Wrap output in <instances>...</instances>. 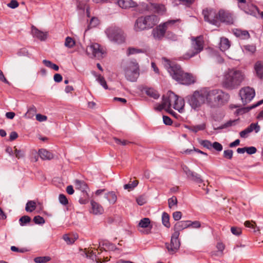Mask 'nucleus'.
Masks as SVG:
<instances>
[{
  "instance_id": "nucleus-25",
  "label": "nucleus",
  "mask_w": 263,
  "mask_h": 263,
  "mask_svg": "<svg viewBox=\"0 0 263 263\" xmlns=\"http://www.w3.org/2000/svg\"><path fill=\"white\" fill-rule=\"evenodd\" d=\"M219 46L220 49L222 51H224L230 48V42L228 39L226 37H221L220 39Z\"/></svg>"
},
{
  "instance_id": "nucleus-26",
  "label": "nucleus",
  "mask_w": 263,
  "mask_h": 263,
  "mask_svg": "<svg viewBox=\"0 0 263 263\" xmlns=\"http://www.w3.org/2000/svg\"><path fill=\"white\" fill-rule=\"evenodd\" d=\"M189 228L188 220L186 221H180L177 222L174 226L175 232H179L184 229Z\"/></svg>"
},
{
  "instance_id": "nucleus-32",
  "label": "nucleus",
  "mask_w": 263,
  "mask_h": 263,
  "mask_svg": "<svg viewBox=\"0 0 263 263\" xmlns=\"http://www.w3.org/2000/svg\"><path fill=\"white\" fill-rule=\"evenodd\" d=\"M43 63L47 67H49V68H50L51 69H53L55 71H58L59 70V66L57 65L52 63L50 61L46 60H44L43 61Z\"/></svg>"
},
{
  "instance_id": "nucleus-5",
  "label": "nucleus",
  "mask_w": 263,
  "mask_h": 263,
  "mask_svg": "<svg viewBox=\"0 0 263 263\" xmlns=\"http://www.w3.org/2000/svg\"><path fill=\"white\" fill-rule=\"evenodd\" d=\"M181 22L180 19L168 20L162 22L152 31L151 35L156 41H161L165 36L167 30L178 26Z\"/></svg>"
},
{
  "instance_id": "nucleus-39",
  "label": "nucleus",
  "mask_w": 263,
  "mask_h": 263,
  "mask_svg": "<svg viewBox=\"0 0 263 263\" xmlns=\"http://www.w3.org/2000/svg\"><path fill=\"white\" fill-rule=\"evenodd\" d=\"M138 184V180H134L131 183H129L128 184H125L124 185V189H128V190H133L134 188H135Z\"/></svg>"
},
{
  "instance_id": "nucleus-34",
  "label": "nucleus",
  "mask_w": 263,
  "mask_h": 263,
  "mask_svg": "<svg viewBox=\"0 0 263 263\" xmlns=\"http://www.w3.org/2000/svg\"><path fill=\"white\" fill-rule=\"evenodd\" d=\"M146 93L148 96L153 98L154 99H158L159 97V95L157 91L152 88H148L146 90Z\"/></svg>"
},
{
  "instance_id": "nucleus-11",
  "label": "nucleus",
  "mask_w": 263,
  "mask_h": 263,
  "mask_svg": "<svg viewBox=\"0 0 263 263\" xmlns=\"http://www.w3.org/2000/svg\"><path fill=\"white\" fill-rule=\"evenodd\" d=\"M86 50L88 55L99 59L102 58L105 53V50L97 43L91 44L88 46Z\"/></svg>"
},
{
  "instance_id": "nucleus-13",
  "label": "nucleus",
  "mask_w": 263,
  "mask_h": 263,
  "mask_svg": "<svg viewBox=\"0 0 263 263\" xmlns=\"http://www.w3.org/2000/svg\"><path fill=\"white\" fill-rule=\"evenodd\" d=\"M179 234V232H174L171 237L170 244L168 243H165L166 248L170 254L175 253L180 248V242L178 239Z\"/></svg>"
},
{
  "instance_id": "nucleus-35",
  "label": "nucleus",
  "mask_w": 263,
  "mask_h": 263,
  "mask_svg": "<svg viewBox=\"0 0 263 263\" xmlns=\"http://www.w3.org/2000/svg\"><path fill=\"white\" fill-rule=\"evenodd\" d=\"M154 8L156 12L163 14L166 10L164 5L161 4H154Z\"/></svg>"
},
{
  "instance_id": "nucleus-33",
  "label": "nucleus",
  "mask_w": 263,
  "mask_h": 263,
  "mask_svg": "<svg viewBox=\"0 0 263 263\" xmlns=\"http://www.w3.org/2000/svg\"><path fill=\"white\" fill-rule=\"evenodd\" d=\"M36 208V203L34 201H28L26 205L25 210L27 212H31Z\"/></svg>"
},
{
  "instance_id": "nucleus-57",
  "label": "nucleus",
  "mask_w": 263,
  "mask_h": 263,
  "mask_svg": "<svg viewBox=\"0 0 263 263\" xmlns=\"http://www.w3.org/2000/svg\"><path fill=\"white\" fill-rule=\"evenodd\" d=\"M140 51H141L140 50L136 49V48H129L127 49V54L128 55H130V54L139 53Z\"/></svg>"
},
{
  "instance_id": "nucleus-1",
  "label": "nucleus",
  "mask_w": 263,
  "mask_h": 263,
  "mask_svg": "<svg viewBox=\"0 0 263 263\" xmlns=\"http://www.w3.org/2000/svg\"><path fill=\"white\" fill-rule=\"evenodd\" d=\"M162 63L172 78L179 83L190 85L195 82V78L191 73L184 72L180 65L166 58H162Z\"/></svg>"
},
{
  "instance_id": "nucleus-49",
  "label": "nucleus",
  "mask_w": 263,
  "mask_h": 263,
  "mask_svg": "<svg viewBox=\"0 0 263 263\" xmlns=\"http://www.w3.org/2000/svg\"><path fill=\"white\" fill-rule=\"evenodd\" d=\"M246 50L251 53H253L256 51V47L253 45H248L244 46Z\"/></svg>"
},
{
  "instance_id": "nucleus-20",
  "label": "nucleus",
  "mask_w": 263,
  "mask_h": 263,
  "mask_svg": "<svg viewBox=\"0 0 263 263\" xmlns=\"http://www.w3.org/2000/svg\"><path fill=\"white\" fill-rule=\"evenodd\" d=\"M90 204L91 206L90 212L91 213L95 215H100L103 214L104 209L100 204L93 200L91 201Z\"/></svg>"
},
{
  "instance_id": "nucleus-6",
  "label": "nucleus",
  "mask_w": 263,
  "mask_h": 263,
  "mask_svg": "<svg viewBox=\"0 0 263 263\" xmlns=\"http://www.w3.org/2000/svg\"><path fill=\"white\" fill-rule=\"evenodd\" d=\"M159 22V17L156 15H148L139 17L136 21L134 29L141 31L153 28Z\"/></svg>"
},
{
  "instance_id": "nucleus-2",
  "label": "nucleus",
  "mask_w": 263,
  "mask_h": 263,
  "mask_svg": "<svg viewBox=\"0 0 263 263\" xmlns=\"http://www.w3.org/2000/svg\"><path fill=\"white\" fill-rule=\"evenodd\" d=\"M246 79L244 71L236 68H228L222 75V86L229 90L238 88Z\"/></svg>"
},
{
  "instance_id": "nucleus-51",
  "label": "nucleus",
  "mask_w": 263,
  "mask_h": 263,
  "mask_svg": "<svg viewBox=\"0 0 263 263\" xmlns=\"http://www.w3.org/2000/svg\"><path fill=\"white\" fill-rule=\"evenodd\" d=\"M137 203L140 205H142L146 202V199L143 196L138 197L136 199Z\"/></svg>"
},
{
  "instance_id": "nucleus-47",
  "label": "nucleus",
  "mask_w": 263,
  "mask_h": 263,
  "mask_svg": "<svg viewBox=\"0 0 263 263\" xmlns=\"http://www.w3.org/2000/svg\"><path fill=\"white\" fill-rule=\"evenodd\" d=\"M77 238H70L69 235L65 234L63 236L64 240L66 242V243L68 245L72 244L75 241V240Z\"/></svg>"
},
{
  "instance_id": "nucleus-50",
  "label": "nucleus",
  "mask_w": 263,
  "mask_h": 263,
  "mask_svg": "<svg viewBox=\"0 0 263 263\" xmlns=\"http://www.w3.org/2000/svg\"><path fill=\"white\" fill-rule=\"evenodd\" d=\"M34 222L36 224H43L45 223L44 219L40 216H36L33 218Z\"/></svg>"
},
{
  "instance_id": "nucleus-44",
  "label": "nucleus",
  "mask_w": 263,
  "mask_h": 263,
  "mask_svg": "<svg viewBox=\"0 0 263 263\" xmlns=\"http://www.w3.org/2000/svg\"><path fill=\"white\" fill-rule=\"evenodd\" d=\"M31 220V218L28 216H24L22 217L20 220V223L21 226H24V224L29 222Z\"/></svg>"
},
{
  "instance_id": "nucleus-24",
  "label": "nucleus",
  "mask_w": 263,
  "mask_h": 263,
  "mask_svg": "<svg viewBox=\"0 0 263 263\" xmlns=\"http://www.w3.org/2000/svg\"><path fill=\"white\" fill-rule=\"evenodd\" d=\"M39 154L43 160H51L53 158V154L45 149H40L39 151Z\"/></svg>"
},
{
  "instance_id": "nucleus-41",
  "label": "nucleus",
  "mask_w": 263,
  "mask_h": 263,
  "mask_svg": "<svg viewBox=\"0 0 263 263\" xmlns=\"http://www.w3.org/2000/svg\"><path fill=\"white\" fill-rule=\"evenodd\" d=\"M188 225L189 228L192 227L195 229H198L200 228L201 227V223L199 221H192L190 220H188Z\"/></svg>"
},
{
  "instance_id": "nucleus-48",
  "label": "nucleus",
  "mask_w": 263,
  "mask_h": 263,
  "mask_svg": "<svg viewBox=\"0 0 263 263\" xmlns=\"http://www.w3.org/2000/svg\"><path fill=\"white\" fill-rule=\"evenodd\" d=\"M59 200L60 202L63 205H66L68 203V199L64 194H60L59 195Z\"/></svg>"
},
{
  "instance_id": "nucleus-10",
  "label": "nucleus",
  "mask_w": 263,
  "mask_h": 263,
  "mask_svg": "<svg viewBox=\"0 0 263 263\" xmlns=\"http://www.w3.org/2000/svg\"><path fill=\"white\" fill-rule=\"evenodd\" d=\"M106 34L111 42L117 44H122L125 42L126 35L124 31L117 27H111L106 29Z\"/></svg>"
},
{
  "instance_id": "nucleus-37",
  "label": "nucleus",
  "mask_w": 263,
  "mask_h": 263,
  "mask_svg": "<svg viewBox=\"0 0 263 263\" xmlns=\"http://www.w3.org/2000/svg\"><path fill=\"white\" fill-rule=\"evenodd\" d=\"M75 45V41L70 37H67L65 40V46L68 48H72Z\"/></svg>"
},
{
  "instance_id": "nucleus-64",
  "label": "nucleus",
  "mask_w": 263,
  "mask_h": 263,
  "mask_svg": "<svg viewBox=\"0 0 263 263\" xmlns=\"http://www.w3.org/2000/svg\"><path fill=\"white\" fill-rule=\"evenodd\" d=\"M163 120L164 123L166 125H171L172 123V121L170 118L167 116H163Z\"/></svg>"
},
{
  "instance_id": "nucleus-7",
  "label": "nucleus",
  "mask_w": 263,
  "mask_h": 263,
  "mask_svg": "<svg viewBox=\"0 0 263 263\" xmlns=\"http://www.w3.org/2000/svg\"><path fill=\"white\" fill-rule=\"evenodd\" d=\"M192 44L189 49L183 55V59L188 60L200 53L203 49L204 41L201 36L191 39Z\"/></svg>"
},
{
  "instance_id": "nucleus-15",
  "label": "nucleus",
  "mask_w": 263,
  "mask_h": 263,
  "mask_svg": "<svg viewBox=\"0 0 263 263\" xmlns=\"http://www.w3.org/2000/svg\"><path fill=\"white\" fill-rule=\"evenodd\" d=\"M183 169L189 179L196 181L199 184V186H201V184H203V186H205V184L203 183L199 175L191 171L186 166L184 167Z\"/></svg>"
},
{
  "instance_id": "nucleus-8",
  "label": "nucleus",
  "mask_w": 263,
  "mask_h": 263,
  "mask_svg": "<svg viewBox=\"0 0 263 263\" xmlns=\"http://www.w3.org/2000/svg\"><path fill=\"white\" fill-rule=\"evenodd\" d=\"M123 69L125 77L128 81L135 82L137 80L139 76V67L136 61L127 62L124 66Z\"/></svg>"
},
{
  "instance_id": "nucleus-43",
  "label": "nucleus",
  "mask_w": 263,
  "mask_h": 263,
  "mask_svg": "<svg viewBox=\"0 0 263 263\" xmlns=\"http://www.w3.org/2000/svg\"><path fill=\"white\" fill-rule=\"evenodd\" d=\"M100 24V21L99 19L97 17H92L90 22L89 27H97Z\"/></svg>"
},
{
  "instance_id": "nucleus-61",
  "label": "nucleus",
  "mask_w": 263,
  "mask_h": 263,
  "mask_svg": "<svg viewBox=\"0 0 263 263\" xmlns=\"http://www.w3.org/2000/svg\"><path fill=\"white\" fill-rule=\"evenodd\" d=\"M246 152L248 154H255L256 152V148L255 147L251 146L249 147H246Z\"/></svg>"
},
{
  "instance_id": "nucleus-58",
  "label": "nucleus",
  "mask_w": 263,
  "mask_h": 263,
  "mask_svg": "<svg viewBox=\"0 0 263 263\" xmlns=\"http://www.w3.org/2000/svg\"><path fill=\"white\" fill-rule=\"evenodd\" d=\"M182 213L180 211H176L173 213V217L175 220H179L181 218Z\"/></svg>"
},
{
  "instance_id": "nucleus-60",
  "label": "nucleus",
  "mask_w": 263,
  "mask_h": 263,
  "mask_svg": "<svg viewBox=\"0 0 263 263\" xmlns=\"http://www.w3.org/2000/svg\"><path fill=\"white\" fill-rule=\"evenodd\" d=\"M18 6V2L15 0H11V2L8 4V6L11 8L14 9Z\"/></svg>"
},
{
  "instance_id": "nucleus-59",
  "label": "nucleus",
  "mask_w": 263,
  "mask_h": 263,
  "mask_svg": "<svg viewBox=\"0 0 263 263\" xmlns=\"http://www.w3.org/2000/svg\"><path fill=\"white\" fill-rule=\"evenodd\" d=\"M36 119L39 122L45 121L47 119V116L45 115H42L41 114H37L36 115Z\"/></svg>"
},
{
  "instance_id": "nucleus-19",
  "label": "nucleus",
  "mask_w": 263,
  "mask_h": 263,
  "mask_svg": "<svg viewBox=\"0 0 263 263\" xmlns=\"http://www.w3.org/2000/svg\"><path fill=\"white\" fill-rule=\"evenodd\" d=\"M31 32L33 37H36L41 41H44L47 38V33L46 32H44L40 31L34 26L32 27Z\"/></svg>"
},
{
  "instance_id": "nucleus-53",
  "label": "nucleus",
  "mask_w": 263,
  "mask_h": 263,
  "mask_svg": "<svg viewBox=\"0 0 263 263\" xmlns=\"http://www.w3.org/2000/svg\"><path fill=\"white\" fill-rule=\"evenodd\" d=\"M200 143L208 149H211L212 148V143L209 140H202L200 142Z\"/></svg>"
},
{
  "instance_id": "nucleus-12",
  "label": "nucleus",
  "mask_w": 263,
  "mask_h": 263,
  "mask_svg": "<svg viewBox=\"0 0 263 263\" xmlns=\"http://www.w3.org/2000/svg\"><path fill=\"white\" fill-rule=\"evenodd\" d=\"M242 103L245 105L249 103L255 96V90L250 87H245L239 90Z\"/></svg>"
},
{
  "instance_id": "nucleus-14",
  "label": "nucleus",
  "mask_w": 263,
  "mask_h": 263,
  "mask_svg": "<svg viewBox=\"0 0 263 263\" xmlns=\"http://www.w3.org/2000/svg\"><path fill=\"white\" fill-rule=\"evenodd\" d=\"M203 14L205 21L216 25L218 21V13H217L215 10L206 9L203 11Z\"/></svg>"
},
{
  "instance_id": "nucleus-36",
  "label": "nucleus",
  "mask_w": 263,
  "mask_h": 263,
  "mask_svg": "<svg viewBox=\"0 0 263 263\" xmlns=\"http://www.w3.org/2000/svg\"><path fill=\"white\" fill-rule=\"evenodd\" d=\"M50 260L49 256L37 257L34 258V260L36 263H45Z\"/></svg>"
},
{
  "instance_id": "nucleus-40",
  "label": "nucleus",
  "mask_w": 263,
  "mask_h": 263,
  "mask_svg": "<svg viewBox=\"0 0 263 263\" xmlns=\"http://www.w3.org/2000/svg\"><path fill=\"white\" fill-rule=\"evenodd\" d=\"M97 80L105 89H107L108 88L106 81L103 77L99 74L97 76Z\"/></svg>"
},
{
  "instance_id": "nucleus-21",
  "label": "nucleus",
  "mask_w": 263,
  "mask_h": 263,
  "mask_svg": "<svg viewBox=\"0 0 263 263\" xmlns=\"http://www.w3.org/2000/svg\"><path fill=\"white\" fill-rule=\"evenodd\" d=\"M117 3L119 7L123 9L135 7L137 6L136 3L133 0H119Z\"/></svg>"
},
{
  "instance_id": "nucleus-42",
  "label": "nucleus",
  "mask_w": 263,
  "mask_h": 263,
  "mask_svg": "<svg viewBox=\"0 0 263 263\" xmlns=\"http://www.w3.org/2000/svg\"><path fill=\"white\" fill-rule=\"evenodd\" d=\"M89 195L87 193L85 192L82 194V197L79 199V202L81 204H86L88 202Z\"/></svg>"
},
{
  "instance_id": "nucleus-62",
  "label": "nucleus",
  "mask_w": 263,
  "mask_h": 263,
  "mask_svg": "<svg viewBox=\"0 0 263 263\" xmlns=\"http://www.w3.org/2000/svg\"><path fill=\"white\" fill-rule=\"evenodd\" d=\"M114 140H115L116 144H117L118 145H125L128 143L126 140H121L117 138H114Z\"/></svg>"
},
{
  "instance_id": "nucleus-4",
  "label": "nucleus",
  "mask_w": 263,
  "mask_h": 263,
  "mask_svg": "<svg viewBox=\"0 0 263 263\" xmlns=\"http://www.w3.org/2000/svg\"><path fill=\"white\" fill-rule=\"evenodd\" d=\"M206 104L211 107L220 106L227 103L229 99L228 93L220 89L204 88Z\"/></svg>"
},
{
  "instance_id": "nucleus-23",
  "label": "nucleus",
  "mask_w": 263,
  "mask_h": 263,
  "mask_svg": "<svg viewBox=\"0 0 263 263\" xmlns=\"http://www.w3.org/2000/svg\"><path fill=\"white\" fill-rule=\"evenodd\" d=\"M74 184L76 189L81 191L82 194L85 192L87 193L88 190L87 185L83 181L76 180L74 181Z\"/></svg>"
},
{
  "instance_id": "nucleus-22",
  "label": "nucleus",
  "mask_w": 263,
  "mask_h": 263,
  "mask_svg": "<svg viewBox=\"0 0 263 263\" xmlns=\"http://www.w3.org/2000/svg\"><path fill=\"white\" fill-rule=\"evenodd\" d=\"M254 70L256 76L260 79H263V62H257L254 65Z\"/></svg>"
},
{
  "instance_id": "nucleus-46",
  "label": "nucleus",
  "mask_w": 263,
  "mask_h": 263,
  "mask_svg": "<svg viewBox=\"0 0 263 263\" xmlns=\"http://www.w3.org/2000/svg\"><path fill=\"white\" fill-rule=\"evenodd\" d=\"M233 152L231 149L225 150L223 152V157L228 159H231L233 157Z\"/></svg>"
},
{
  "instance_id": "nucleus-63",
  "label": "nucleus",
  "mask_w": 263,
  "mask_h": 263,
  "mask_svg": "<svg viewBox=\"0 0 263 263\" xmlns=\"http://www.w3.org/2000/svg\"><path fill=\"white\" fill-rule=\"evenodd\" d=\"M31 155H32V158H31L32 161L33 162H36L38 160L39 154H37V153L36 151H33L31 152Z\"/></svg>"
},
{
  "instance_id": "nucleus-18",
  "label": "nucleus",
  "mask_w": 263,
  "mask_h": 263,
  "mask_svg": "<svg viewBox=\"0 0 263 263\" xmlns=\"http://www.w3.org/2000/svg\"><path fill=\"white\" fill-rule=\"evenodd\" d=\"M244 11L248 14L256 16L257 14L260 15V12L259 11L258 8L252 4H248L246 6H241Z\"/></svg>"
},
{
  "instance_id": "nucleus-30",
  "label": "nucleus",
  "mask_w": 263,
  "mask_h": 263,
  "mask_svg": "<svg viewBox=\"0 0 263 263\" xmlns=\"http://www.w3.org/2000/svg\"><path fill=\"white\" fill-rule=\"evenodd\" d=\"M151 220L148 218H144L139 222V227L142 228H147L150 226Z\"/></svg>"
},
{
  "instance_id": "nucleus-38",
  "label": "nucleus",
  "mask_w": 263,
  "mask_h": 263,
  "mask_svg": "<svg viewBox=\"0 0 263 263\" xmlns=\"http://www.w3.org/2000/svg\"><path fill=\"white\" fill-rule=\"evenodd\" d=\"M168 207L170 208H173L174 206H177V199L176 197L173 196L172 198L168 200Z\"/></svg>"
},
{
  "instance_id": "nucleus-28",
  "label": "nucleus",
  "mask_w": 263,
  "mask_h": 263,
  "mask_svg": "<svg viewBox=\"0 0 263 263\" xmlns=\"http://www.w3.org/2000/svg\"><path fill=\"white\" fill-rule=\"evenodd\" d=\"M36 111V108L35 106H31L28 108L27 112L24 115V117L26 119H31L34 116Z\"/></svg>"
},
{
  "instance_id": "nucleus-17",
  "label": "nucleus",
  "mask_w": 263,
  "mask_h": 263,
  "mask_svg": "<svg viewBox=\"0 0 263 263\" xmlns=\"http://www.w3.org/2000/svg\"><path fill=\"white\" fill-rule=\"evenodd\" d=\"M259 129L260 127L257 123H252L248 127L241 131L239 133V135L241 138H245L247 137L248 135L253 130H254L256 133H258Z\"/></svg>"
},
{
  "instance_id": "nucleus-9",
  "label": "nucleus",
  "mask_w": 263,
  "mask_h": 263,
  "mask_svg": "<svg viewBox=\"0 0 263 263\" xmlns=\"http://www.w3.org/2000/svg\"><path fill=\"white\" fill-rule=\"evenodd\" d=\"M205 93L204 88L194 92L189 99V103L192 108L197 109L203 104L206 103Z\"/></svg>"
},
{
  "instance_id": "nucleus-27",
  "label": "nucleus",
  "mask_w": 263,
  "mask_h": 263,
  "mask_svg": "<svg viewBox=\"0 0 263 263\" xmlns=\"http://www.w3.org/2000/svg\"><path fill=\"white\" fill-rule=\"evenodd\" d=\"M105 198L107 199L110 204H115L117 199V196L113 192H110L105 194Z\"/></svg>"
},
{
  "instance_id": "nucleus-54",
  "label": "nucleus",
  "mask_w": 263,
  "mask_h": 263,
  "mask_svg": "<svg viewBox=\"0 0 263 263\" xmlns=\"http://www.w3.org/2000/svg\"><path fill=\"white\" fill-rule=\"evenodd\" d=\"M212 147H213L215 150L220 152L222 150V145L217 142H215L212 143Z\"/></svg>"
},
{
  "instance_id": "nucleus-55",
  "label": "nucleus",
  "mask_w": 263,
  "mask_h": 263,
  "mask_svg": "<svg viewBox=\"0 0 263 263\" xmlns=\"http://www.w3.org/2000/svg\"><path fill=\"white\" fill-rule=\"evenodd\" d=\"M18 54L20 56H26V57H30V54L28 50L26 48H22L21 49L19 52Z\"/></svg>"
},
{
  "instance_id": "nucleus-45",
  "label": "nucleus",
  "mask_w": 263,
  "mask_h": 263,
  "mask_svg": "<svg viewBox=\"0 0 263 263\" xmlns=\"http://www.w3.org/2000/svg\"><path fill=\"white\" fill-rule=\"evenodd\" d=\"M231 231L233 234H234L236 236H239L242 233L241 228H238V227H231Z\"/></svg>"
},
{
  "instance_id": "nucleus-56",
  "label": "nucleus",
  "mask_w": 263,
  "mask_h": 263,
  "mask_svg": "<svg viewBox=\"0 0 263 263\" xmlns=\"http://www.w3.org/2000/svg\"><path fill=\"white\" fill-rule=\"evenodd\" d=\"M165 36L166 37H167L168 39H169L171 40H173V41H176L177 39V37L176 35H175V34H174L173 33H172L170 31L167 32V33H166Z\"/></svg>"
},
{
  "instance_id": "nucleus-52",
  "label": "nucleus",
  "mask_w": 263,
  "mask_h": 263,
  "mask_svg": "<svg viewBox=\"0 0 263 263\" xmlns=\"http://www.w3.org/2000/svg\"><path fill=\"white\" fill-rule=\"evenodd\" d=\"M15 148V157L18 158L20 159L21 158H23L24 156V153L23 151L21 150L17 149L15 147H14Z\"/></svg>"
},
{
  "instance_id": "nucleus-3",
  "label": "nucleus",
  "mask_w": 263,
  "mask_h": 263,
  "mask_svg": "<svg viewBox=\"0 0 263 263\" xmlns=\"http://www.w3.org/2000/svg\"><path fill=\"white\" fill-rule=\"evenodd\" d=\"M184 106V101L182 98L179 97L173 92H168L163 97L162 102L155 106L158 110L165 109L169 114L177 118V114L172 109L173 107L180 112H182Z\"/></svg>"
},
{
  "instance_id": "nucleus-31",
  "label": "nucleus",
  "mask_w": 263,
  "mask_h": 263,
  "mask_svg": "<svg viewBox=\"0 0 263 263\" xmlns=\"http://www.w3.org/2000/svg\"><path fill=\"white\" fill-rule=\"evenodd\" d=\"M169 220L170 216L168 214L165 212H164L162 216V221L163 225L166 228H170L171 226Z\"/></svg>"
},
{
  "instance_id": "nucleus-29",
  "label": "nucleus",
  "mask_w": 263,
  "mask_h": 263,
  "mask_svg": "<svg viewBox=\"0 0 263 263\" xmlns=\"http://www.w3.org/2000/svg\"><path fill=\"white\" fill-rule=\"evenodd\" d=\"M235 34L242 39H247L250 36L249 33L246 30H236Z\"/></svg>"
},
{
  "instance_id": "nucleus-16",
  "label": "nucleus",
  "mask_w": 263,
  "mask_h": 263,
  "mask_svg": "<svg viewBox=\"0 0 263 263\" xmlns=\"http://www.w3.org/2000/svg\"><path fill=\"white\" fill-rule=\"evenodd\" d=\"M218 21L228 24H232L233 19L231 13L224 10H220L218 12Z\"/></svg>"
}]
</instances>
